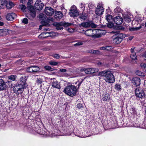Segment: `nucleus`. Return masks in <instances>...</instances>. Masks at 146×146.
<instances>
[{
  "label": "nucleus",
  "mask_w": 146,
  "mask_h": 146,
  "mask_svg": "<svg viewBox=\"0 0 146 146\" xmlns=\"http://www.w3.org/2000/svg\"><path fill=\"white\" fill-rule=\"evenodd\" d=\"M82 81H77L76 83L78 84V87H77L72 85L67 86L64 90V92L66 94L71 96H74L76 93V88H79L82 83Z\"/></svg>",
  "instance_id": "nucleus-1"
},
{
  "label": "nucleus",
  "mask_w": 146,
  "mask_h": 146,
  "mask_svg": "<svg viewBox=\"0 0 146 146\" xmlns=\"http://www.w3.org/2000/svg\"><path fill=\"white\" fill-rule=\"evenodd\" d=\"M99 74L104 76V80L109 83H113L115 81V78L111 72L108 70H105L99 72Z\"/></svg>",
  "instance_id": "nucleus-2"
},
{
  "label": "nucleus",
  "mask_w": 146,
  "mask_h": 146,
  "mask_svg": "<svg viewBox=\"0 0 146 146\" xmlns=\"http://www.w3.org/2000/svg\"><path fill=\"white\" fill-rule=\"evenodd\" d=\"M26 88L21 84H16L14 85V92L17 94H21L23 92L24 89Z\"/></svg>",
  "instance_id": "nucleus-3"
},
{
  "label": "nucleus",
  "mask_w": 146,
  "mask_h": 146,
  "mask_svg": "<svg viewBox=\"0 0 146 146\" xmlns=\"http://www.w3.org/2000/svg\"><path fill=\"white\" fill-rule=\"evenodd\" d=\"M28 6L27 8L30 11L29 14L27 15V17L29 19H31L34 18L36 16V12L32 6L29 2L27 3Z\"/></svg>",
  "instance_id": "nucleus-4"
},
{
  "label": "nucleus",
  "mask_w": 146,
  "mask_h": 146,
  "mask_svg": "<svg viewBox=\"0 0 146 146\" xmlns=\"http://www.w3.org/2000/svg\"><path fill=\"white\" fill-rule=\"evenodd\" d=\"M135 94L136 97L141 98L145 97V94L143 90L140 88H137L135 90Z\"/></svg>",
  "instance_id": "nucleus-5"
},
{
  "label": "nucleus",
  "mask_w": 146,
  "mask_h": 146,
  "mask_svg": "<svg viewBox=\"0 0 146 146\" xmlns=\"http://www.w3.org/2000/svg\"><path fill=\"white\" fill-rule=\"evenodd\" d=\"M69 13L71 17H76L78 15V12L75 6H73L71 7Z\"/></svg>",
  "instance_id": "nucleus-6"
},
{
  "label": "nucleus",
  "mask_w": 146,
  "mask_h": 146,
  "mask_svg": "<svg viewBox=\"0 0 146 146\" xmlns=\"http://www.w3.org/2000/svg\"><path fill=\"white\" fill-rule=\"evenodd\" d=\"M104 11V9L102 5L98 4L95 10V13L98 15H100L103 14Z\"/></svg>",
  "instance_id": "nucleus-7"
},
{
  "label": "nucleus",
  "mask_w": 146,
  "mask_h": 146,
  "mask_svg": "<svg viewBox=\"0 0 146 146\" xmlns=\"http://www.w3.org/2000/svg\"><path fill=\"white\" fill-rule=\"evenodd\" d=\"M44 4L40 0H37L35 4V8L37 10H40L42 9Z\"/></svg>",
  "instance_id": "nucleus-8"
},
{
  "label": "nucleus",
  "mask_w": 146,
  "mask_h": 146,
  "mask_svg": "<svg viewBox=\"0 0 146 146\" xmlns=\"http://www.w3.org/2000/svg\"><path fill=\"white\" fill-rule=\"evenodd\" d=\"M54 12V10L50 7H46L45 9L44 13L48 16L52 15Z\"/></svg>",
  "instance_id": "nucleus-9"
},
{
  "label": "nucleus",
  "mask_w": 146,
  "mask_h": 146,
  "mask_svg": "<svg viewBox=\"0 0 146 146\" xmlns=\"http://www.w3.org/2000/svg\"><path fill=\"white\" fill-rule=\"evenodd\" d=\"M39 68L37 66H33L27 68L26 71L28 72H35L39 70Z\"/></svg>",
  "instance_id": "nucleus-10"
},
{
  "label": "nucleus",
  "mask_w": 146,
  "mask_h": 146,
  "mask_svg": "<svg viewBox=\"0 0 146 146\" xmlns=\"http://www.w3.org/2000/svg\"><path fill=\"white\" fill-rule=\"evenodd\" d=\"M98 71V68H88L86 69L85 70V73L86 74H90L97 72Z\"/></svg>",
  "instance_id": "nucleus-11"
},
{
  "label": "nucleus",
  "mask_w": 146,
  "mask_h": 146,
  "mask_svg": "<svg viewBox=\"0 0 146 146\" xmlns=\"http://www.w3.org/2000/svg\"><path fill=\"white\" fill-rule=\"evenodd\" d=\"M27 78L25 76L21 77L19 81V84L22 85L23 86L27 87L28 85L26 83Z\"/></svg>",
  "instance_id": "nucleus-12"
},
{
  "label": "nucleus",
  "mask_w": 146,
  "mask_h": 146,
  "mask_svg": "<svg viewBox=\"0 0 146 146\" xmlns=\"http://www.w3.org/2000/svg\"><path fill=\"white\" fill-rule=\"evenodd\" d=\"M95 30H92L91 29H89L86 30L85 32V34L87 36H91L92 38L97 37L96 35H92L94 31H95Z\"/></svg>",
  "instance_id": "nucleus-13"
},
{
  "label": "nucleus",
  "mask_w": 146,
  "mask_h": 146,
  "mask_svg": "<svg viewBox=\"0 0 146 146\" xmlns=\"http://www.w3.org/2000/svg\"><path fill=\"white\" fill-rule=\"evenodd\" d=\"M16 14L13 13H9L7 15L6 18L7 20L12 21L14 20L16 17Z\"/></svg>",
  "instance_id": "nucleus-14"
},
{
  "label": "nucleus",
  "mask_w": 146,
  "mask_h": 146,
  "mask_svg": "<svg viewBox=\"0 0 146 146\" xmlns=\"http://www.w3.org/2000/svg\"><path fill=\"white\" fill-rule=\"evenodd\" d=\"M113 21L116 25H120L122 23L123 19L120 17L117 16L113 19Z\"/></svg>",
  "instance_id": "nucleus-15"
},
{
  "label": "nucleus",
  "mask_w": 146,
  "mask_h": 146,
  "mask_svg": "<svg viewBox=\"0 0 146 146\" xmlns=\"http://www.w3.org/2000/svg\"><path fill=\"white\" fill-rule=\"evenodd\" d=\"M63 22H60L59 23H53V25L56 27V29L58 30H63V28L62 26V25Z\"/></svg>",
  "instance_id": "nucleus-16"
},
{
  "label": "nucleus",
  "mask_w": 146,
  "mask_h": 146,
  "mask_svg": "<svg viewBox=\"0 0 146 146\" xmlns=\"http://www.w3.org/2000/svg\"><path fill=\"white\" fill-rule=\"evenodd\" d=\"M55 13V18L57 20L60 19L62 18L63 15L61 12L58 11H56Z\"/></svg>",
  "instance_id": "nucleus-17"
},
{
  "label": "nucleus",
  "mask_w": 146,
  "mask_h": 146,
  "mask_svg": "<svg viewBox=\"0 0 146 146\" xmlns=\"http://www.w3.org/2000/svg\"><path fill=\"white\" fill-rule=\"evenodd\" d=\"M140 80L138 78H134L133 79L132 82L133 85L136 86H139L140 84Z\"/></svg>",
  "instance_id": "nucleus-18"
},
{
  "label": "nucleus",
  "mask_w": 146,
  "mask_h": 146,
  "mask_svg": "<svg viewBox=\"0 0 146 146\" xmlns=\"http://www.w3.org/2000/svg\"><path fill=\"white\" fill-rule=\"evenodd\" d=\"M142 21V19L141 17L139 15H137L135 17V19L133 21L132 23L135 24V23H137V25L138 23H140Z\"/></svg>",
  "instance_id": "nucleus-19"
},
{
  "label": "nucleus",
  "mask_w": 146,
  "mask_h": 146,
  "mask_svg": "<svg viewBox=\"0 0 146 146\" xmlns=\"http://www.w3.org/2000/svg\"><path fill=\"white\" fill-rule=\"evenodd\" d=\"M111 33L114 34L115 35H117V36L121 38L122 40L125 37V34L120 33L119 32L112 31Z\"/></svg>",
  "instance_id": "nucleus-20"
},
{
  "label": "nucleus",
  "mask_w": 146,
  "mask_h": 146,
  "mask_svg": "<svg viewBox=\"0 0 146 146\" xmlns=\"http://www.w3.org/2000/svg\"><path fill=\"white\" fill-rule=\"evenodd\" d=\"M51 85L53 88H56L59 89H60L61 88L60 83L56 81L52 82Z\"/></svg>",
  "instance_id": "nucleus-21"
},
{
  "label": "nucleus",
  "mask_w": 146,
  "mask_h": 146,
  "mask_svg": "<svg viewBox=\"0 0 146 146\" xmlns=\"http://www.w3.org/2000/svg\"><path fill=\"white\" fill-rule=\"evenodd\" d=\"M6 86L4 82L1 79H0V91L5 89Z\"/></svg>",
  "instance_id": "nucleus-22"
},
{
  "label": "nucleus",
  "mask_w": 146,
  "mask_h": 146,
  "mask_svg": "<svg viewBox=\"0 0 146 146\" xmlns=\"http://www.w3.org/2000/svg\"><path fill=\"white\" fill-rule=\"evenodd\" d=\"M0 33L1 36H4L8 34V30L7 29H0Z\"/></svg>",
  "instance_id": "nucleus-23"
},
{
  "label": "nucleus",
  "mask_w": 146,
  "mask_h": 146,
  "mask_svg": "<svg viewBox=\"0 0 146 146\" xmlns=\"http://www.w3.org/2000/svg\"><path fill=\"white\" fill-rule=\"evenodd\" d=\"M124 20L128 23L130 22L131 21V17L128 15H123Z\"/></svg>",
  "instance_id": "nucleus-24"
},
{
  "label": "nucleus",
  "mask_w": 146,
  "mask_h": 146,
  "mask_svg": "<svg viewBox=\"0 0 146 146\" xmlns=\"http://www.w3.org/2000/svg\"><path fill=\"white\" fill-rule=\"evenodd\" d=\"M14 6L13 3L12 2L9 1L6 4V7L7 9H10L12 8Z\"/></svg>",
  "instance_id": "nucleus-25"
},
{
  "label": "nucleus",
  "mask_w": 146,
  "mask_h": 146,
  "mask_svg": "<svg viewBox=\"0 0 146 146\" xmlns=\"http://www.w3.org/2000/svg\"><path fill=\"white\" fill-rule=\"evenodd\" d=\"M122 41L121 39L117 36L113 39L114 42L116 44L120 43Z\"/></svg>",
  "instance_id": "nucleus-26"
},
{
  "label": "nucleus",
  "mask_w": 146,
  "mask_h": 146,
  "mask_svg": "<svg viewBox=\"0 0 146 146\" xmlns=\"http://www.w3.org/2000/svg\"><path fill=\"white\" fill-rule=\"evenodd\" d=\"M47 34H50V33L46 32L41 33V34L38 36V37L40 38H42L47 37L48 36V35L46 36V35Z\"/></svg>",
  "instance_id": "nucleus-27"
},
{
  "label": "nucleus",
  "mask_w": 146,
  "mask_h": 146,
  "mask_svg": "<svg viewBox=\"0 0 146 146\" xmlns=\"http://www.w3.org/2000/svg\"><path fill=\"white\" fill-rule=\"evenodd\" d=\"M81 25L85 27H89L91 26L90 23L88 22H85L82 23L81 24Z\"/></svg>",
  "instance_id": "nucleus-28"
},
{
  "label": "nucleus",
  "mask_w": 146,
  "mask_h": 146,
  "mask_svg": "<svg viewBox=\"0 0 146 146\" xmlns=\"http://www.w3.org/2000/svg\"><path fill=\"white\" fill-rule=\"evenodd\" d=\"M79 17L81 19L85 20L87 18L86 15L85 13H82L79 15Z\"/></svg>",
  "instance_id": "nucleus-29"
},
{
  "label": "nucleus",
  "mask_w": 146,
  "mask_h": 146,
  "mask_svg": "<svg viewBox=\"0 0 146 146\" xmlns=\"http://www.w3.org/2000/svg\"><path fill=\"white\" fill-rule=\"evenodd\" d=\"M106 19L108 23H110L112 20V16L109 15H106Z\"/></svg>",
  "instance_id": "nucleus-30"
},
{
  "label": "nucleus",
  "mask_w": 146,
  "mask_h": 146,
  "mask_svg": "<svg viewBox=\"0 0 146 146\" xmlns=\"http://www.w3.org/2000/svg\"><path fill=\"white\" fill-rule=\"evenodd\" d=\"M110 95L108 94H106L103 97V100L104 101H107L110 100Z\"/></svg>",
  "instance_id": "nucleus-31"
},
{
  "label": "nucleus",
  "mask_w": 146,
  "mask_h": 146,
  "mask_svg": "<svg viewBox=\"0 0 146 146\" xmlns=\"http://www.w3.org/2000/svg\"><path fill=\"white\" fill-rule=\"evenodd\" d=\"M19 8L21 9V10L23 12H25L26 11V7L24 5H20Z\"/></svg>",
  "instance_id": "nucleus-32"
},
{
  "label": "nucleus",
  "mask_w": 146,
  "mask_h": 146,
  "mask_svg": "<svg viewBox=\"0 0 146 146\" xmlns=\"http://www.w3.org/2000/svg\"><path fill=\"white\" fill-rule=\"evenodd\" d=\"M5 7V3L3 0H0V8L3 9Z\"/></svg>",
  "instance_id": "nucleus-33"
},
{
  "label": "nucleus",
  "mask_w": 146,
  "mask_h": 146,
  "mask_svg": "<svg viewBox=\"0 0 146 146\" xmlns=\"http://www.w3.org/2000/svg\"><path fill=\"white\" fill-rule=\"evenodd\" d=\"M130 57L133 60H137V57L135 53L131 54L130 55Z\"/></svg>",
  "instance_id": "nucleus-34"
},
{
  "label": "nucleus",
  "mask_w": 146,
  "mask_h": 146,
  "mask_svg": "<svg viewBox=\"0 0 146 146\" xmlns=\"http://www.w3.org/2000/svg\"><path fill=\"white\" fill-rule=\"evenodd\" d=\"M141 28V26L137 27H133L129 28V30L131 31H137L140 29Z\"/></svg>",
  "instance_id": "nucleus-35"
},
{
  "label": "nucleus",
  "mask_w": 146,
  "mask_h": 146,
  "mask_svg": "<svg viewBox=\"0 0 146 146\" xmlns=\"http://www.w3.org/2000/svg\"><path fill=\"white\" fill-rule=\"evenodd\" d=\"M115 88L117 90H120L121 89L120 85L117 84L115 86Z\"/></svg>",
  "instance_id": "nucleus-36"
},
{
  "label": "nucleus",
  "mask_w": 146,
  "mask_h": 146,
  "mask_svg": "<svg viewBox=\"0 0 146 146\" xmlns=\"http://www.w3.org/2000/svg\"><path fill=\"white\" fill-rule=\"evenodd\" d=\"M15 76L12 75L11 76H9L8 77V78H9L10 80H11L12 81H14L15 80Z\"/></svg>",
  "instance_id": "nucleus-37"
},
{
  "label": "nucleus",
  "mask_w": 146,
  "mask_h": 146,
  "mask_svg": "<svg viewBox=\"0 0 146 146\" xmlns=\"http://www.w3.org/2000/svg\"><path fill=\"white\" fill-rule=\"evenodd\" d=\"M42 81V79L41 78H39L36 80V83L38 84H41Z\"/></svg>",
  "instance_id": "nucleus-38"
},
{
  "label": "nucleus",
  "mask_w": 146,
  "mask_h": 146,
  "mask_svg": "<svg viewBox=\"0 0 146 146\" xmlns=\"http://www.w3.org/2000/svg\"><path fill=\"white\" fill-rule=\"evenodd\" d=\"M114 11L115 12L119 13L121 12V10L120 8L119 7H117L114 9Z\"/></svg>",
  "instance_id": "nucleus-39"
},
{
  "label": "nucleus",
  "mask_w": 146,
  "mask_h": 146,
  "mask_svg": "<svg viewBox=\"0 0 146 146\" xmlns=\"http://www.w3.org/2000/svg\"><path fill=\"white\" fill-rule=\"evenodd\" d=\"M49 64L51 65L56 66L58 64V62L54 61H50L49 62Z\"/></svg>",
  "instance_id": "nucleus-40"
},
{
  "label": "nucleus",
  "mask_w": 146,
  "mask_h": 146,
  "mask_svg": "<svg viewBox=\"0 0 146 146\" xmlns=\"http://www.w3.org/2000/svg\"><path fill=\"white\" fill-rule=\"evenodd\" d=\"M136 74L139 76H143L144 74L142 73V72L139 70L137 71L136 72Z\"/></svg>",
  "instance_id": "nucleus-41"
},
{
  "label": "nucleus",
  "mask_w": 146,
  "mask_h": 146,
  "mask_svg": "<svg viewBox=\"0 0 146 146\" xmlns=\"http://www.w3.org/2000/svg\"><path fill=\"white\" fill-rule=\"evenodd\" d=\"M44 68L46 70L50 71H52V70L51 67L50 66H45Z\"/></svg>",
  "instance_id": "nucleus-42"
},
{
  "label": "nucleus",
  "mask_w": 146,
  "mask_h": 146,
  "mask_svg": "<svg viewBox=\"0 0 146 146\" xmlns=\"http://www.w3.org/2000/svg\"><path fill=\"white\" fill-rule=\"evenodd\" d=\"M88 7L90 9H92L94 7V5L91 3H90L88 5Z\"/></svg>",
  "instance_id": "nucleus-43"
},
{
  "label": "nucleus",
  "mask_w": 146,
  "mask_h": 146,
  "mask_svg": "<svg viewBox=\"0 0 146 146\" xmlns=\"http://www.w3.org/2000/svg\"><path fill=\"white\" fill-rule=\"evenodd\" d=\"M22 22L25 24H27L28 23V20L27 18H25L22 21Z\"/></svg>",
  "instance_id": "nucleus-44"
},
{
  "label": "nucleus",
  "mask_w": 146,
  "mask_h": 146,
  "mask_svg": "<svg viewBox=\"0 0 146 146\" xmlns=\"http://www.w3.org/2000/svg\"><path fill=\"white\" fill-rule=\"evenodd\" d=\"M106 50H110L113 49V47L110 46H106Z\"/></svg>",
  "instance_id": "nucleus-45"
},
{
  "label": "nucleus",
  "mask_w": 146,
  "mask_h": 146,
  "mask_svg": "<svg viewBox=\"0 0 146 146\" xmlns=\"http://www.w3.org/2000/svg\"><path fill=\"white\" fill-rule=\"evenodd\" d=\"M62 25L65 27L69 26L71 25L70 23H63V22Z\"/></svg>",
  "instance_id": "nucleus-46"
},
{
  "label": "nucleus",
  "mask_w": 146,
  "mask_h": 146,
  "mask_svg": "<svg viewBox=\"0 0 146 146\" xmlns=\"http://www.w3.org/2000/svg\"><path fill=\"white\" fill-rule=\"evenodd\" d=\"M113 23L111 22L110 23H108V27L111 28L113 27Z\"/></svg>",
  "instance_id": "nucleus-47"
},
{
  "label": "nucleus",
  "mask_w": 146,
  "mask_h": 146,
  "mask_svg": "<svg viewBox=\"0 0 146 146\" xmlns=\"http://www.w3.org/2000/svg\"><path fill=\"white\" fill-rule=\"evenodd\" d=\"M80 7L82 10L84 9L85 8V4L83 3H81L80 5Z\"/></svg>",
  "instance_id": "nucleus-48"
},
{
  "label": "nucleus",
  "mask_w": 146,
  "mask_h": 146,
  "mask_svg": "<svg viewBox=\"0 0 146 146\" xmlns=\"http://www.w3.org/2000/svg\"><path fill=\"white\" fill-rule=\"evenodd\" d=\"M140 66L141 68H146V64L144 63H141Z\"/></svg>",
  "instance_id": "nucleus-49"
},
{
  "label": "nucleus",
  "mask_w": 146,
  "mask_h": 146,
  "mask_svg": "<svg viewBox=\"0 0 146 146\" xmlns=\"http://www.w3.org/2000/svg\"><path fill=\"white\" fill-rule=\"evenodd\" d=\"M44 15L42 13H40L39 15V18L40 19L43 20L44 19L43 17L44 16Z\"/></svg>",
  "instance_id": "nucleus-50"
},
{
  "label": "nucleus",
  "mask_w": 146,
  "mask_h": 146,
  "mask_svg": "<svg viewBox=\"0 0 146 146\" xmlns=\"http://www.w3.org/2000/svg\"><path fill=\"white\" fill-rule=\"evenodd\" d=\"M77 107L79 109H81L83 108L82 105L80 104H78Z\"/></svg>",
  "instance_id": "nucleus-51"
},
{
  "label": "nucleus",
  "mask_w": 146,
  "mask_h": 146,
  "mask_svg": "<svg viewBox=\"0 0 146 146\" xmlns=\"http://www.w3.org/2000/svg\"><path fill=\"white\" fill-rule=\"evenodd\" d=\"M53 57L55 58L58 59L60 58V55L58 54H55Z\"/></svg>",
  "instance_id": "nucleus-52"
},
{
  "label": "nucleus",
  "mask_w": 146,
  "mask_h": 146,
  "mask_svg": "<svg viewBox=\"0 0 146 146\" xmlns=\"http://www.w3.org/2000/svg\"><path fill=\"white\" fill-rule=\"evenodd\" d=\"M83 43L82 42H78L75 44L74 45L75 46H77L80 45H81Z\"/></svg>",
  "instance_id": "nucleus-53"
},
{
  "label": "nucleus",
  "mask_w": 146,
  "mask_h": 146,
  "mask_svg": "<svg viewBox=\"0 0 146 146\" xmlns=\"http://www.w3.org/2000/svg\"><path fill=\"white\" fill-rule=\"evenodd\" d=\"M135 47L132 46L131 49V52L132 54L134 53H135L134 52V49H135Z\"/></svg>",
  "instance_id": "nucleus-54"
},
{
  "label": "nucleus",
  "mask_w": 146,
  "mask_h": 146,
  "mask_svg": "<svg viewBox=\"0 0 146 146\" xmlns=\"http://www.w3.org/2000/svg\"><path fill=\"white\" fill-rule=\"evenodd\" d=\"M96 52H99V51L98 50H91L90 51V53H94V54H96Z\"/></svg>",
  "instance_id": "nucleus-55"
},
{
  "label": "nucleus",
  "mask_w": 146,
  "mask_h": 146,
  "mask_svg": "<svg viewBox=\"0 0 146 146\" xmlns=\"http://www.w3.org/2000/svg\"><path fill=\"white\" fill-rule=\"evenodd\" d=\"M86 70V68H85L82 67V68H80V71L81 72H83L84 71V72H85V70Z\"/></svg>",
  "instance_id": "nucleus-56"
},
{
  "label": "nucleus",
  "mask_w": 146,
  "mask_h": 146,
  "mask_svg": "<svg viewBox=\"0 0 146 146\" xmlns=\"http://www.w3.org/2000/svg\"><path fill=\"white\" fill-rule=\"evenodd\" d=\"M60 71L62 72H65L66 71V69H61L60 70Z\"/></svg>",
  "instance_id": "nucleus-57"
},
{
  "label": "nucleus",
  "mask_w": 146,
  "mask_h": 146,
  "mask_svg": "<svg viewBox=\"0 0 146 146\" xmlns=\"http://www.w3.org/2000/svg\"><path fill=\"white\" fill-rule=\"evenodd\" d=\"M20 3L23 4H25L26 3L25 0H20Z\"/></svg>",
  "instance_id": "nucleus-58"
},
{
  "label": "nucleus",
  "mask_w": 146,
  "mask_h": 146,
  "mask_svg": "<svg viewBox=\"0 0 146 146\" xmlns=\"http://www.w3.org/2000/svg\"><path fill=\"white\" fill-rule=\"evenodd\" d=\"M100 49L101 50H106V46H103V47H101L100 48Z\"/></svg>",
  "instance_id": "nucleus-59"
},
{
  "label": "nucleus",
  "mask_w": 146,
  "mask_h": 146,
  "mask_svg": "<svg viewBox=\"0 0 146 146\" xmlns=\"http://www.w3.org/2000/svg\"><path fill=\"white\" fill-rule=\"evenodd\" d=\"M143 56L144 57L145 59L146 60V51L145 52Z\"/></svg>",
  "instance_id": "nucleus-60"
},
{
  "label": "nucleus",
  "mask_w": 146,
  "mask_h": 146,
  "mask_svg": "<svg viewBox=\"0 0 146 146\" xmlns=\"http://www.w3.org/2000/svg\"><path fill=\"white\" fill-rule=\"evenodd\" d=\"M49 20L50 21H53L54 20V19L52 18H49Z\"/></svg>",
  "instance_id": "nucleus-61"
},
{
  "label": "nucleus",
  "mask_w": 146,
  "mask_h": 146,
  "mask_svg": "<svg viewBox=\"0 0 146 146\" xmlns=\"http://www.w3.org/2000/svg\"><path fill=\"white\" fill-rule=\"evenodd\" d=\"M3 24L4 23L3 22L0 21V26H2L3 25Z\"/></svg>",
  "instance_id": "nucleus-62"
},
{
  "label": "nucleus",
  "mask_w": 146,
  "mask_h": 146,
  "mask_svg": "<svg viewBox=\"0 0 146 146\" xmlns=\"http://www.w3.org/2000/svg\"><path fill=\"white\" fill-rule=\"evenodd\" d=\"M98 65H101L102 64V63L100 62H98Z\"/></svg>",
  "instance_id": "nucleus-63"
},
{
  "label": "nucleus",
  "mask_w": 146,
  "mask_h": 146,
  "mask_svg": "<svg viewBox=\"0 0 146 146\" xmlns=\"http://www.w3.org/2000/svg\"><path fill=\"white\" fill-rule=\"evenodd\" d=\"M44 31H47L48 30H49V28H45L43 29Z\"/></svg>",
  "instance_id": "nucleus-64"
}]
</instances>
